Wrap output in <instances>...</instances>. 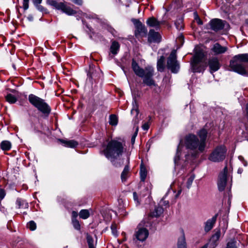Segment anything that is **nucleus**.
Masks as SVG:
<instances>
[{
    "label": "nucleus",
    "instance_id": "f257e3e1",
    "mask_svg": "<svg viewBox=\"0 0 248 248\" xmlns=\"http://www.w3.org/2000/svg\"><path fill=\"white\" fill-rule=\"evenodd\" d=\"M132 68L135 74L143 79V82L147 86L155 85V81L152 77L154 76V68L151 66H147L144 69L140 67L138 63L132 60Z\"/></svg>",
    "mask_w": 248,
    "mask_h": 248
},
{
    "label": "nucleus",
    "instance_id": "f03ea898",
    "mask_svg": "<svg viewBox=\"0 0 248 248\" xmlns=\"http://www.w3.org/2000/svg\"><path fill=\"white\" fill-rule=\"evenodd\" d=\"M105 155H122L128 154L125 142L124 140H111L104 147L103 150Z\"/></svg>",
    "mask_w": 248,
    "mask_h": 248
},
{
    "label": "nucleus",
    "instance_id": "7ed1b4c3",
    "mask_svg": "<svg viewBox=\"0 0 248 248\" xmlns=\"http://www.w3.org/2000/svg\"><path fill=\"white\" fill-rule=\"evenodd\" d=\"M244 63H248V53L236 55L230 62V67L232 71L243 76H248Z\"/></svg>",
    "mask_w": 248,
    "mask_h": 248
},
{
    "label": "nucleus",
    "instance_id": "20e7f679",
    "mask_svg": "<svg viewBox=\"0 0 248 248\" xmlns=\"http://www.w3.org/2000/svg\"><path fill=\"white\" fill-rule=\"evenodd\" d=\"M29 102L45 116H48L51 109L45 100L33 94L29 95Z\"/></svg>",
    "mask_w": 248,
    "mask_h": 248
},
{
    "label": "nucleus",
    "instance_id": "39448f33",
    "mask_svg": "<svg viewBox=\"0 0 248 248\" xmlns=\"http://www.w3.org/2000/svg\"><path fill=\"white\" fill-rule=\"evenodd\" d=\"M184 145L186 148L196 153H202L205 148L201 149V143L197 136L190 134L184 138Z\"/></svg>",
    "mask_w": 248,
    "mask_h": 248
},
{
    "label": "nucleus",
    "instance_id": "423d86ee",
    "mask_svg": "<svg viewBox=\"0 0 248 248\" xmlns=\"http://www.w3.org/2000/svg\"><path fill=\"white\" fill-rule=\"evenodd\" d=\"M204 57V53L201 50L198 51L195 53L191 62V65L193 72H201L204 70V66L201 64Z\"/></svg>",
    "mask_w": 248,
    "mask_h": 248
},
{
    "label": "nucleus",
    "instance_id": "0eeeda50",
    "mask_svg": "<svg viewBox=\"0 0 248 248\" xmlns=\"http://www.w3.org/2000/svg\"><path fill=\"white\" fill-rule=\"evenodd\" d=\"M167 66L171 72L177 73L180 69V65L176 60V50H173L167 60Z\"/></svg>",
    "mask_w": 248,
    "mask_h": 248
},
{
    "label": "nucleus",
    "instance_id": "6e6552de",
    "mask_svg": "<svg viewBox=\"0 0 248 248\" xmlns=\"http://www.w3.org/2000/svg\"><path fill=\"white\" fill-rule=\"evenodd\" d=\"M227 173L228 169L227 166H226L218 176L217 186L219 191H222L225 189L227 180Z\"/></svg>",
    "mask_w": 248,
    "mask_h": 248
},
{
    "label": "nucleus",
    "instance_id": "1a4fd4ad",
    "mask_svg": "<svg viewBox=\"0 0 248 248\" xmlns=\"http://www.w3.org/2000/svg\"><path fill=\"white\" fill-rule=\"evenodd\" d=\"M135 26V35L136 37H145L147 34V30L143 24L139 20H135L134 22Z\"/></svg>",
    "mask_w": 248,
    "mask_h": 248
},
{
    "label": "nucleus",
    "instance_id": "9d476101",
    "mask_svg": "<svg viewBox=\"0 0 248 248\" xmlns=\"http://www.w3.org/2000/svg\"><path fill=\"white\" fill-rule=\"evenodd\" d=\"M221 232L220 230L217 231L211 237L209 242L204 245L202 248H215L218 245V241L220 238Z\"/></svg>",
    "mask_w": 248,
    "mask_h": 248
},
{
    "label": "nucleus",
    "instance_id": "9b49d317",
    "mask_svg": "<svg viewBox=\"0 0 248 248\" xmlns=\"http://www.w3.org/2000/svg\"><path fill=\"white\" fill-rule=\"evenodd\" d=\"M226 23V21L222 20L218 18H215L210 21L209 25L210 28L212 30L215 31H217L219 30L223 29Z\"/></svg>",
    "mask_w": 248,
    "mask_h": 248
},
{
    "label": "nucleus",
    "instance_id": "f8f14e48",
    "mask_svg": "<svg viewBox=\"0 0 248 248\" xmlns=\"http://www.w3.org/2000/svg\"><path fill=\"white\" fill-rule=\"evenodd\" d=\"M208 65L209 67L210 72L211 73L217 71L221 66L219 60L217 57L209 58L208 61Z\"/></svg>",
    "mask_w": 248,
    "mask_h": 248
},
{
    "label": "nucleus",
    "instance_id": "ddd939ff",
    "mask_svg": "<svg viewBox=\"0 0 248 248\" xmlns=\"http://www.w3.org/2000/svg\"><path fill=\"white\" fill-rule=\"evenodd\" d=\"M161 40V36L159 32L151 29L149 31L148 35V42L150 43H158Z\"/></svg>",
    "mask_w": 248,
    "mask_h": 248
},
{
    "label": "nucleus",
    "instance_id": "4468645a",
    "mask_svg": "<svg viewBox=\"0 0 248 248\" xmlns=\"http://www.w3.org/2000/svg\"><path fill=\"white\" fill-rule=\"evenodd\" d=\"M149 232L147 229L145 228H139L136 232L135 236L137 240L143 242L148 237Z\"/></svg>",
    "mask_w": 248,
    "mask_h": 248
},
{
    "label": "nucleus",
    "instance_id": "2eb2a0df",
    "mask_svg": "<svg viewBox=\"0 0 248 248\" xmlns=\"http://www.w3.org/2000/svg\"><path fill=\"white\" fill-rule=\"evenodd\" d=\"M146 24L150 27L154 28L155 30H158L160 29L161 22L155 17L152 16L148 18L146 21Z\"/></svg>",
    "mask_w": 248,
    "mask_h": 248
},
{
    "label": "nucleus",
    "instance_id": "dca6fc26",
    "mask_svg": "<svg viewBox=\"0 0 248 248\" xmlns=\"http://www.w3.org/2000/svg\"><path fill=\"white\" fill-rule=\"evenodd\" d=\"M207 134V132L204 129L201 130L198 133V135L200 139L199 141L201 143V149H202V148H205Z\"/></svg>",
    "mask_w": 248,
    "mask_h": 248
},
{
    "label": "nucleus",
    "instance_id": "f3484780",
    "mask_svg": "<svg viewBox=\"0 0 248 248\" xmlns=\"http://www.w3.org/2000/svg\"><path fill=\"white\" fill-rule=\"evenodd\" d=\"M212 51L216 55L223 54L227 51L228 48L226 46H221L219 43H216L214 45L211 49Z\"/></svg>",
    "mask_w": 248,
    "mask_h": 248
},
{
    "label": "nucleus",
    "instance_id": "a211bd4d",
    "mask_svg": "<svg viewBox=\"0 0 248 248\" xmlns=\"http://www.w3.org/2000/svg\"><path fill=\"white\" fill-rule=\"evenodd\" d=\"M217 215H215L211 218L209 219L205 223L204 230L206 232L210 231L213 227L217 218Z\"/></svg>",
    "mask_w": 248,
    "mask_h": 248
},
{
    "label": "nucleus",
    "instance_id": "6ab92c4d",
    "mask_svg": "<svg viewBox=\"0 0 248 248\" xmlns=\"http://www.w3.org/2000/svg\"><path fill=\"white\" fill-rule=\"evenodd\" d=\"M148 173L147 169L145 165L143 164L142 159L141 160V163L140 165V179L141 182H144L146 178Z\"/></svg>",
    "mask_w": 248,
    "mask_h": 248
},
{
    "label": "nucleus",
    "instance_id": "aec40b11",
    "mask_svg": "<svg viewBox=\"0 0 248 248\" xmlns=\"http://www.w3.org/2000/svg\"><path fill=\"white\" fill-rule=\"evenodd\" d=\"M108 159L109 160L112 164L116 166H120L123 164V160L120 159V156H106Z\"/></svg>",
    "mask_w": 248,
    "mask_h": 248
},
{
    "label": "nucleus",
    "instance_id": "412c9836",
    "mask_svg": "<svg viewBox=\"0 0 248 248\" xmlns=\"http://www.w3.org/2000/svg\"><path fill=\"white\" fill-rule=\"evenodd\" d=\"M60 142L65 147L75 148L78 145V142L74 140H60Z\"/></svg>",
    "mask_w": 248,
    "mask_h": 248
},
{
    "label": "nucleus",
    "instance_id": "4be33fe9",
    "mask_svg": "<svg viewBox=\"0 0 248 248\" xmlns=\"http://www.w3.org/2000/svg\"><path fill=\"white\" fill-rule=\"evenodd\" d=\"M60 10L63 13H64L69 16H72L76 14V12L75 10L72 9L70 7L65 4L63 2L62 3Z\"/></svg>",
    "mask_w": 248,
    "mask_h": 248
},
{
    "label": "nucleus",
    "instance_id": "5701e85b",
    "mask_svg": "<svg viewBox=\"0 0 248 248\" xmlns=\"http://www.w3.org/2000/svg\"><path fill=\"white\" fill-rule=\"evenodd\" d=\"M227 153L226 147L224 145H220L216 148L212 155H223Z\"/></svg>",
    "mask_w": 248,
    "mask_h": 248
},
{
    "label": "nucleus",
    "instance_id": "b1692460",
    "mask_svg": "<svg viewBox=\"0 0 248 248\" xmlns=\"http://www.w3.org/2000/svg\"><path fill=\"white\" fill-rule=\"evenodd\" d=\"M16 205L18 208L27 209L29 207L28 203L25 200L21 198L17 199Z\"/></svg>",
    "mask_w": 248,
    "mask_h": 248
},
{
    "label": "nucleus",
    "instance_id": "393cba45",
    "mask_svg": "<svg viewBox=\"0 0 248 248\" xmlns=\"http://www.w3.org/2000/svg\"><path fill=\"white\" fill-rule=\"evenodd\" d=\"M120 45L117 41H113L111 43L110 51L114 55H116L120 49Z\"/></svg>",
    "mask_w": 248,
    "mask_h": 248
},
{
    "label": "nucleus",
    "instance_id": "a878e982",
    "mask_svg": "<svg viewBox=\"0 0 248 248\" xmlns=\"http://www.w3.org/2000/svg\"><path fill=\"white\" fill-rule=\"evenodd\" d=\"M86 239L89 248H95L96 241H94L93 237L88 233L86 234Z\"/></svg>",
    "mask_w": 248,
    "mask_h": 248
},
{
    "label": "nucleus",
    "instance_id": "bb28decb",
    "mask_svg": "<svg viewBox=\"0 0 248 248\" xmlns=\"http://www.w3.org/2000/svg\"><path fill=\"white\" fill-rule=\"evenodd\" d=\"M164 60L165 57L163 56H161L160 59L158 60L157 62V68L158 71L160 72L164 71L165 68L164 64Z\"/></svg>",
    "mask_w": 248,
    "mask_h": 248
},
{
    "label": "nucleus",
    "instance_id": "cd10ccee",
    "mask_svg": "<svg viewBox=\"0 0 248 248\" xmlns=\"http://www.w3.org/2000/svg\"><path fill=\"white\" fill-rule=\"evenodd\" d=\"M178 248H186L185 237L184 232L181 237L178 240Z\"/></svg>",
    "mask_w": 248,
    "mask_h": 248
},
{
    "label": "nucleus",
    "instance_id": "c85d7f7f",
    "mask_svg": "<svg viewBox=\"0 0 248 248\" xmlns=\"http://www.w3.org/2000/svg\"><path fill=\"white\" fill-rule=\"evenodd\" d=\"M164 210L161 206H156L154 211L152 213V216L154 217H159L163 213Z\"/></svg>",
    "mask_w": 248,
    "mask_h": 248
},
{
    "label": "nucleus",
    "instance_id": "c756f323",
    "mask_svg": "<svg viewBox=\"0 0 248 248\" xmlns=\"http://www.w3.org/2000/svg\"><path fill=\"white\" fill-rule=\"evenodd\" d=\"M129 168L128 166H125L121 174V179L123 182L125 181L126 180L129 172Z\"/></svg>",
    "mask_w": 248,
    "mask_h": 248
},
{
    "label": "nucleus",
    "instance_id": "7c9ffc66",
    "mask_svg": "<svg viewBox=\"0 0 248 248\" xmlns=\"http://www.w3.org/2000/svg\"><path fill=\"white\" fill-rule=\"evenodd\" d=\"M11 148V143L7 140H4L1 142V149L4 151H8Z\"/></svg>",
    "mask_w": 248,
    "mask_h": 248
},
{
    "label": "nucleus",
    "instance_id": "2f4dec72",
    "mask_svg": "<svg viewBox=\"0 0 248 248\" xmlns=\"http://www.w3.org/2000/svg\"><path fill=\"white\" fill-rule=\"evenodd\" d=\"M79 217L83 219H86L90 217V212L87 209H82L79 213Z\"/></svg>",
    "mask_w": 248,
    "mask_h": 248
},
{
    "label": "nucleus",
    "instance_id": "473e14b6",
    "mask_svg": "<svg viewBox=\"0 0 248 248\" xmlns=\"http://www.w3.org/2000/svg\"><path fill=\"white\" fill-rule=\"evenodd\" d=\"M225 156H208V159L212 162H219L223 161Z\"/></svg>",
    "mask_w": 248,
    "mask_h": 248
},
{
    "label": "nucleus",
    "instance_id": "72a5a7b5",
    "mask_svg": "<svg viewBox=\"0 0 248 248\" xmlns=\"http://www.w3.org/2000/svg\"><path fill=\"white\" fill-rule=\"evenodd\" d=\"M109 123L111 125H116L118 124V118L116 115L111 114L109 116Z\"/></svg>",
    "mask_w": 248,
    "mask_h": 248
},
{
    "label": "nucleus",
    "instance_id": "f704fd0d",
    "mask_svg": "<svg viewBox=\"0 0 248 248\" xmlns=\"http://www.w3.org/2000/svg\"><path fill=\"white\" fill-rule=\"evenodd\" d=\"M6 100L11 104L15 103L16 102V98L11 94H8L5 97Z\"/></svg>",
    "mask_w": 248,
    "mask_h": 248
},
{
    "label": "nucleus",
    "instance_id": "c9c22d12",
    "mask_svg": "<svg viewBox=\"0 0 248 248\" xmlns=\"http://www.w3.org/2000/svg\"><path fill=\"white\" fill-rule=\"evenodd\" d=\"M226 248H237L236 240L232 239L229 241L227 244Z\"/></svg>",
    "mask_w": 248,
    "mask_h": 248
},
{
    "label": "nucleus",
    "instance_id": "e433bc0d",
    "mask_svg": "<svg viewBox=\"0 0 248 248\" xmlns=\"http://www.w3.org/2000/svg\"><path fill=\"white\" fill-rule=\"evenodd\" d=\"M175 25L176 29L178 30H181L183 29L184 27L183 20L180 18L177 19L175 23Z\"/></svg>",
    "mask_w": 248,
    "mask_h": 248
},
{
    "label": "nucleus",
    "instance_id": "4c0bfd02",
    "mask_svg": "<svg viewBox=\"0 0 248 248\" xmlns=\"http://www.w3.org/2000/svg\"><path fill=\"white\" fill-rule=\"evenodd\" d=\"M62 3V2L58 3L56 1L53 0H51L49 1V4L50 5L54 7L57 10H60Z\"/></svg>",
    "mask_w": 248,
    "mask_h": 248
},
{
    "label": "nucleus",
    "instance_id": "58836bf2",
    "mask_svg": "<svg viewBox=\"0 0 248 248\" xmlns=\"http://www.w3.org/2000/svg\"><path fill=\"white\" fill-rule=\"evenodd\" d=\"M72 221L74 228L77 230H79L80 229V225L77 218H72Z\"/></svg>",
    "mask_w": 248,
    "mask_h": 248
},
{
    "label": "nucleus",
    "instance_id": "ea45409f",
    "mask_svg": "<svg viewBox=\"0 0 248 248\" xmlns=\"http://www.w3.org/2000/svg\"><path fill=\"white\" fill-rule=\"evenodd\" d=\"M27 227L30 229L31 231H34L36 228V223L34 221H30L27 224Z\"/></svg>",
    "mask_w": 248,
    "mask_h": 248
},
{
    "label": "nucleus",
    "instance_id": "a19ab883",
    "mask_svg": "<svg viewBox=\"0 0 248 248\" xmlns=\"http://www.w3.org/2000/svg\"><path fill=\"white\" fill-rule=\"evenodd\" d=\"M134 102L135 104H136L135 100H134ZM131 112L132 114L135 115V117H137L138 115L139 111L137 104H136L135 105H133V108L131 109Z\"/></svg>",
    "mask_w": 248,
    "mask_h": 248
},
{
    "label": "nucleus",
    "instance_id": "79ce46f5",
    "mask_svg": "<svg viewBox=\"0 0 248 248\" xmlns=\"http://www.w3.org/2000/svg\"><path fill=\"white\" fill-rule=\"evenodd\" d=\"M116 229H117L116 224L115 223H112L111 225V230L112 234L115 236H117L118 234Z\"/></svg>",
    "mask_w": 248,
    "mask_h": 248
},
{
    "label": "nucleus",
    "instance_id": "37998d69",
    "mask_svg": "<svg viewBox=\"0 0 248 248\" xmlns=\"http://www.w3.org/2000/svg\"><path fill=\"white\" fill-rule=\"evenodd\" d=\"M194 179V176H191L187 180L186 182V186L188 188H189L191 186L193 181Z\"/></svg>",
    "mask_w": 248,
    "mask_h": 248
},
{
    "label": "nucleus",
    "instance_id": "c03bdc74",
    "mask_svg": "<svg viewBox=\"0 0 248 248\" xmlns=\"http://www.w3.org/2000/svg\"><path fill=\"white\" fill-rule=\"evenodd\" d=\"M238 159L241 162H242L244 166H247V161L244 159L243 156H238Z\"/></svg>",
    "mask_w": 248,
    "mask_h": 248
},
{
    "label": "nucleus",
    "instance_id": "a18cd8bd",
    "mask_svg": "<svg viewBox=\"0 0 248 248\" xmlns=\"http://www.w3.org/2000/svg\"><path fill=\"white\" fill-rule=\"evenodd\" d=\"M29 0H23V7L24 10H27L29 8Z\"/></svg>",
    "mask_w": 248,
    "mask_h": 248
},
{
    "label": "nucleus",
    "instance_id": "49530a36",
    "mask_svg": "<svg viewBox=\"0 0 248 248\" xmlns=\"http://www.w3.org/2000/svg\"><path fill=\"white\" fill-rule=\"evenodd\" d=\"M142 128L144 130H147L149 128V124L148 123H145L142 126Z\"/></svg>",
    "mask_w": 248,
    "mask_h": 248
},
{
    "label": "nucleus",
    "instance_id": "de8ad7c7",
    "mask_svg": "<svg viewBox=\"0 0 248 248\" xmlns=\"http://www.w3.org/2000/svg\"><path fill=\"white\" fill-rule=\"evenodd\" d=\"M93 68L90 67L89 71V72L88 73V74H87V75H88V76L89 77H90L91 78H93Z\"/></svg>",
    "mask_w": 248,
    "mask_h": 248
},
{
    "label": "nucleus",
    "instance_id": "09e8293b",
    "mask_svg": "<svg viewBox=\"0 0 248 248\" xmlns=\"http://www.w3.org/2000/svg\"><path fill=\"white\" fill-rule=\"evenodd\" d=\"M180 158V156H179V155L175 156V157L174 158V161L175 164L179 165L180 164L179 162Z\"/></svg>",
    "mask_w": 248,
    "mask_h": 248
},
{
    "label": "nucleus",
    "instance_id": "8fccbe9b",
    "mask_svg": "<svg viewBox=\"0 0 248 248\" xmlns=\"http://www.w3.org/2000/svg\"><path fill=\"white\" fill-rule=\"evenodd\" d=\"M169 202L167 201H164L162 200V201L160 202V204H161L162 205H164L166 207L168 206L169 205Z\"/></svg>",
    "mask_w": 248,
    "mask_h": 248
},
{
    "label": "nucleus",
    "instance_id": "3c124183",
    "mask_svg": "<svg viewBox=\"0 0 248 248\" xmlns=\"http://www.w3.org/2000/svg\"><path fill=\"white\" fill-rule=\"evenodd\" d=\"M78 216V212L75 211H72V218H76Z\"/></svg>",
    "mask_w": 248,
    "mask_h": 248
},
{
    "label": "nucleus",
    "instance_id": "603ef678",
    "mask_svg": "<svg viewBox=\"0 0 248 248\" xmlns=\"http://www.w3.org/2000/svg\"><path fill=\"white\" fill-rule=\"evenodd\" d=\"M133 198L135 201H137L138 203L140 202L138 200V195L136 192H133Z\"/></svg>",
    "mask_w": 248,
    "mask_h": 248
},
{
    "label": "nucleus",
    "instance_id": "864d4df0",
    "mask_svg": "<svg viewBox=\"0 0 248 248\" xmlns=\"http://www.w3.org/2000/svg\"><path fill=\"white\" fill-rule=\"evenodd\" d=\"M73 1L78 5H81L82 3V0H73Z\"/></svg>",
    "mask_w": 248,
    "mask_h": 248
},
{
    "label": "nucleus",
    "instance_id": "5fc2aeb1",
    "mask_svg": "<svg viewBox=\"0 0 248 248\" xmlns=\"http://www.w3.org/2000/svg\"><path fill=\"white\" fill-rule=\"evenodd\" d=\"M5 195L6 193L5 191L3 189H1V200L4 198Z\"/></svg>",
    "mask_w": 248,
    "mask_h": 248
},
{
    "label": "nucleus",
    "instance_id": "6e6d98bb",
    "mask_svg": "<svg viewBox=\"0 0 248 248\" xmlns=\"http://www.w3.org/2000/svg\"><path fill=\"white\" fill-rule=\"evenodd\" d=\"M182 141H181L178 146L177 154L181 153L180 150H181V148L182 147Z\"/></svg>",
    "mask_w": 248,
    "mask_h": 248
},
{
    "label": "nucleus",
    "instance_id": "4d7b16f0",
    "mask_svg": "<svg viewBox=\"0 0 248 248\" xmlns=\"http://www.w3.org/2000/svg\"><path fill=\"white\" fill-rule=\"evenodd\" d=\"M42 0H32L34 3L38 4H40L42 2Z\"/></svg>",
    "mask_w": 248,
    "mask_h": 248
},
{
    "label": "nucleus",
    "instance_id": "13d9d810",
    "mask_svg": "<svg viewBox=\"0 0 248 248\" xmlns=\"http://www.w3.org/2000/svg\"><path fill=\"white\" fill-rule=\"evenodd\" d=\"M138 129H139L138 127H137L136 131H135V133L134 134V135L132 136L133 137H135V138H136V137L138 134Z\"/></svg>",
    "mask_w": 248,
    "mask_h": 248
},
{
    "label": "nucleus",
    "instance_id": "bf43d9fd",
    "mask_svg": "<svg viewBox=\"0 0 248 248\" xmlns=\"http://www.w3.org/2000/svg\"><path fill=\"white\" fill-rule=\"evenodd\" d=\"M243 171V170L242 168H239L237 170V173L238 174H241Z\"/></svg>",
    "mask_w": 248,
    "mask_h": 248
},
{
    "label": "nucleus",
    "instance_id": "052dcab7",
    "mask_svg": "<svg viewBox=\"0 0 248 248\" xmlns=\"http://www.w3.org/2000/svg\"><path fill=\"white\" fill-rule=\"evenodd\" d=\"M135 137H132L131 138V143L132 144H133L135 141Z\"/></svg>",
    "mask_w": 248,
    "mask_h": 248
},
{
    "label": "nucleus",
    "instance_id": "680f3d73",
    "mask_svg": "<svg viewBox=\"0 0 248 248\" xmlns=\"http://www.w3.org/2000/svg\"><path fill=\"white\" fill-rule=\"evenodd\" d=\"M197 23L199 25H201L202 24V22L200 19H198V20H197Z\"/></svg>",
    "mask_w": 248,
    "mask_h": 248
},
{
    "label": "nucleus",
    "instance_id": "e2e57ef3",
    "mask_svg": "<svg viewBox=\"0 0 248 248\" xmlns=\"http://www.w3.org/2000/svg\"><path fill=\"white\" fill-rule=\"evenodd\" d=\"M181 193V190H180L178 191L177 194L176 195V197H178Z\"/></svg>",
    "mask_w": 248,
    "mask_h": 248
},
{
    "label": "nucleus",
    "instance_id": "0e129e2a",
    "mask_svg": "<svg viewBox=\"0 0 248 248\" xmlns=\"http://www.w3.org/2000/svg\"><path fill=\"white\" fill-rule=\"evenodd\" d=\"M38 8L40 11H43V7L41 6H38Z\"/></svg>",
    "mask_w": 248,
    "mask_h": 248
},
{
    "label": "nucleus",
    "instance_id": "69168bd1",
    "mask_svg": "<svg viewBox=\"0 0 248 248\" xmlns=\"http://www.w3.org/2000/svg\"><path fill=\"white\" fill-rule=\"evenodd\" d=\"M112 34H113V32L115 31V30L113 29L110 28L109 31Z\"/></svg>",
    "mask_w": 248,
    "mask_h": 248
},
{
    "label": "nucleus",
    "instance_id": "338daca9",
    "mask_svg": "<svg viewBox=\"0 0 248 248\" xmlns=\"http://www.w3.org/2000/svg\"><path fill=\"white\" fill-rule=\"evenodd\" d=\"M230 189L229 190V193H228V195H229V201H230ZM229 202V201H228V202Z\"/></svg>",
    "mask_w": 248,
    "mask_h": 248
},
{
    "label": "nucleus",
    "instance_id": "774afa93",
    "mask_svg": "<svg viewBox=\"0 0 248 248\" xmlns=\"http://www.w3.org/2000/svg\"><path fill=\"white\" fill-rule=\"evenodd\" d=\"M1 37L2 38L3 40H4L5 39V37H2V36H1Z\"/></svg>",
    "mask_w": 248,
    "mask_h": 248
}]
</instances>
